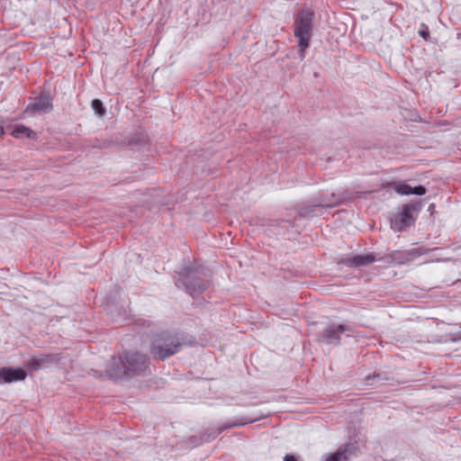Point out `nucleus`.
Segmentation results:
<instances>
[{"label":"nucleus","mask_w":461,"mask_h":461,"mask_svg":"<svg viewBox=\"0 0 461 461\" xmlns=\"http://www.w3.org/2000/svg\"><path fill=\"white\" fill-rule=\"evenodd\" d=\"M254 420H255L242 418V419L228 421L221 427H219L218 429H216V431L212 433V438L218 437L221 433H222L226 429L244 426L246 424L253 422Z\"/></svg>","instance_id":"f8f14e48"},{"label":"nucleus","mask_w":461,"mask_h":461,"mask_svg":"<svg viewBox=\"0 0 461 461\" xmlns=\"http://www.w3.org/2000/svg\"><path fill=\"white\" fill-rule=\"evenodd\" d=\"M418 208L415 204L407 203L402 206V212L393 215L391 219V227L394 231L401 232L411 226L415 218L412 214Z\"/></svg>","instance_id":"423d86ee"},{"label":"nucleus","mask_w":461,"mask_h":461,"mask_svg":"<svg viewBox=\"0 0 461 461\" xmlns=\"http://www.w3.org/2000/svg\"><path fill=\"white\" fill-rule=\"evenodd\" d=\"M106 375L113 380L129 379L135 375L150 373L149 357L138 351H125L113 357L105 369Z\"/></svg>","instance_id":"f257e3e1"},{"label":"nucleus","mask_w":461,"mask_h":461,"mask_svg":"<svg viewBox=\"0 0 461 461\" xmlns=\"http://www.w3.org/2000/svg\"><path fill=\"white\" fill-rule=\"evenodd\" d=\"M52 102L49 95L41 94L39 96L35 97L33 103L30 104L25 112H32V113H49L52 110Z\"/></svg>","instance_id":"9d476101"},{"label":"nucleus","mask_w":461,"mask_h":461,"mask_svg":"<svg viewBox=\"0 0 461 461\" xmlns=\"http://www.w3.org/2000/svg\"><path fill=\"white\" fill-rule=\"evenodd\" d=\"M350 447V444H346L343 448L330 455L325 461H348L347 453L349 451Z\"/></svg>","instance_id":"4468645a"},{"label":"nucleus","mask_w":461,"mask_h":461,"mask_svg":"<svg viewBox=\"0 0 461 461\" xmlns=\"http://www.w3.org/2000/svg\"><path fill=\"white\" fill-rule=\"evenodd\" d=\"M380 377H381L380 374L374 373L372 375H367L365 380L366 382V384L372 385L373 384L371 383V380H373L375 378H380Z\"/></svg>","instance_id":"aec40b11"},{"label":"nucleus","mask_w":461,"mask_h":461,"mask_svg":"<svg viewBox=\"0 0 461 461\" xmlns=\"http://www.w3.org/2000/svg\"><path fill=\"white\" fill-rule=\"evenodd\" d=\"M179 278L176 282L177 287L183 286L194 298L203 294L209 287V281L201 277V272L195 267H185L178 273Z\"/></svg>","instance_id":"20e7f679"},{"label":"nucleus","mask_w":461,"mask_h":461,"mask_svg":"<svg viewBox=\"0 0 461 461\" xmlns=\"http://www.w3.org/2000/svg\"><path fill=\"white\" fill-rule=\"evenodd\" d=\"M4 134V128L0 126V136Z\"/></svg>","instance_id":"4be33fe9"},{"label":"nucleus","mask_w":461,"mask_h":461,"mask_svg":"<svg viewBox=\"0 0 461 461\" xmlns=\"http://www.w3.org/2000/svg\"><path fill=\"white\" fill-rule=\"evenodd\" d=\"M394 190L400 194H411V186L404 183L397 184L394 187Z\"/></svg>","instance_id":"dca6fc26"},{"label":"nucleus","mask_w":461,"mask_h":461,"mask_svg":"<svg viewBox=\"0 0 461 461\" xmlns=\"http://www.w3.org/2000/svg\"><path fill=\"white\" fill-rule=\"evenodd\" d=\"M314 13L309 9L301 10L294 20V36L298 39L299 55L304 59V52L310 45V40L313 29Z\"/></svg>","instance_id":"7ed1b4c3"},{"label":"nucleus","mask_w":461,"mask_h":461,"mask_svg":"<svg viewBox=\"0 0 461 461\" xmlns=\"http://www.w3.org/2000/svg\"><path fill=\"white\" fill-rule=\"evenodd\" d=\"M216 429H212V430H205L202 433L201 435V438H200V443H203V442H209L214 438H216L217 437H213L212 438V433L215 432Z\"/></svg>","instance_id":"f3484780"},{"label":"nucleus","mask_w":461,"mask_h":461,"mask_svg":"<svg viewBox=\"0 0 461 461\" xmlns=\"http://www.w3.org/2000/svg\"><path fill=\"white\" fill-rule=\"evenodd\" d=\"M417 255L418 254L414 250H394L384 257L382 259H384L387 264L403 265L413 260Z\"/></svg>","instance_id":"1a4fd4ad"},{"label":"nucleus","mask_w":461,"mask_h":461,"mask_svg":"<svg viewBox=\"0 0 461 461\" xmlns=\"http://www.w3.org/2000/svg\"><path fill=\"white\" fill-rule=\"evenodd\" d=\"M62 359V356L59 353H47L40 354L39 356L32 357L26 363V366L32 371H37L40 368L50 365L57 364Z\"/></svg>","instance_id":"0eeeda50"},{"label":"nucleus","mask_w":461,"mask_h":461,"mask_svg":"<svg viewBox=\"0 0 461 461\" xmlns=\"http://www.w3.org/2000/svg\"><path fill=\"white\" fill-rule=\"evenodd\" d=\"M419 34L420 37H422L425 41H428L429 38V27L424 24V23H421V29L419 31Z\"/></svg>","instance_id":"a211bd4d"},{"label":"nucleus","mask_w":461,"mask_h":461,"mask_svg":"<svg viewBox=\"0 0 461 461\" xmlns=\"http://www.w3.org/2000/svg\"><path fill=\"white\" fill-rule=\"evenodd\" d=\"M284 461H297L296 457L293 455H285Z\"/></svg>","instance_id":"412c9836"},{"label":"nucleus","mask_w":461,"mask_h":461,"mask_svg":"<svg viewBox=\"0 0 461 461\" xmlns=\"http://www.w3.org/2000/svg\"><path fill=\"white\" fill-rule=\"evenodd\" d=\"M353 332V329L344 324H330L317 335V341L328 345H339L343 332Z\"/></svg>","instance_id":"39448f33"},{"label":"nucleus","mask_w":461,"mask_h":461,"mask_svg":"<svg viewBox=\"0 0 461 461\" xmlns=\"http://www.w3.org/2000/svg\"><path fill=\"white\" fill-rule=\"evenodd\" d=\"M92 108L95 113L100 116H104L105 114L106 110L104 107L102 101L99 99H94L92 101Z\"/></svg>","instance_id":"2eb2a0df"},{"label":"nucleus","mask_w":461,"mask_h":461,"mask_svg":"<svg viewBox=\"0 0 461 461\" xmlns=\"http://www.w3.org/2000/svg\"><path fill=\"white\" fill-rule=\"evenodd\" d=\"M195 339L182 331L161 330L154 334L149 352L154 359L165 361L178 353L185 346H193Z\"/></svg>","instance_id":"f03ea898"},{"label":"nucleus","mask_w":461,"mask_h":461,"mask_svg":"<svg viewBox=\"0 0 461 461\" xmlns=\"http://www.w3.org/2000/svg\"><path fill=\"white\" fill-rule=\"evenodd\" d=\"M26 376V372L20 367L0 368V384H10L18 381H23Z\"/></svg>","instance_id":"6e6552de"},{"label":"nucleus","mask_w":461,"mask_h":461,"mask_svg":"<svg viewBox=\"0 0 461 461\" xmlns=\"http://www.w3.org/2000/svg\"><path fill=\"white\" fill-rule=\"evenodd\" d=\"M426 188L423 185H417L415 187H411V194L416 195H423L426 194Z\"/></svg>","instance_id":"6ab92c4d"},{"label":"nucleus","mask_w":461,"mask_h":461,"mask_svg":"<svg viewBox=\"0 0 461 461\" xmlns=\"http://www.w3.org/2000/svg\"><path fill=\"white\" fill-rule=\"evenodd\" d=\"M375 261H376L375 256L373 253H368L347 258L343 260V263L349 267H359L370 265Z\"/></svg>","instance_id":"9b49d317"},{"label":"nucleus","mask_w":461,"mask_h":461,"mask_svg":"<svg viewBox=\"0 0 461 461\" xmlns=\"http://www.w3.org/2000/svg\"><path fill=\"white\" fill-rule=\"evenodd\" d=\"M12 135L14 138L26 137L31 140L36 139V132L23 124L15 125L12 131Z\"/></svg>","instance_id":"ddd939ff"}]
</instances>
